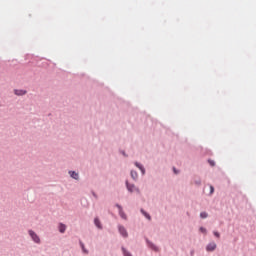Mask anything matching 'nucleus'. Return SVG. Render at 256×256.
<instances>
[{
  "label": "nucleus",
  "mask_w": 256,
  "mask_h": 256,
  "mask_svg": "<svg viewBox=\"0 0 256 256\" xmlns=\"http://www.w3.org/2000/svg\"><path fill=\"white\" fill-rule=\"evenodd\" d=\"M29 235L32 238L34 243H41V239L39 238L37 233H35L33 230H29Z\"/></svg>",
  "instance_id": "1"
},
{
  "label": "nucleus",
  "mask_w": 256,
  "mask_h": 256,
  "mask_svg": "<svg viewBox=\"0 0 256 256\" xmlns=\"http://www.w3.org/2000/svg\"><path fill=\"white\" fill-rule=\"evenodd\" d=\"M126 186L128 191H130V193H133V191H137L138 193H140L139 188H136L135 185L129 184L128 182H126Z\"/></svg>",
  "instance_id": "2"
},
{
  "label": "nucleus",
  "mask_w": 256,
  "mask_h": 256,
  "mask_svg": "<svg viewBox=\"0 0 256 256\" xmlns=\"http://www.w3.org/2000/svg\"><path fill=\"white\" fill-rule=\"evenodd\" d=\"M215 249H217V244H215V242H211L206 247V251H215Z\"/></svg>",
  "instance_id": "3"
},
{
  "label": "nucleus",
  "mask_w": 256,
  "mask_h": 256,
  "mask_svg": "<svg viewBox=\"0 0 256 256\" xmlns=\"http://www.w3.org/2000/svg\"><path fill=\"white\" fill-rule=\"evenodd\" d=\"M116 207L119 209L120 217H122V219H127V215L125 214V212H123V208L121 207V205L117 204Z\"/></svg>",
  "instance_id": "4"
},
{
  "label": "nucleus",
  "mask_w": 256,
  "mask_h": 256,
  "mask_svg": "<svg viewBox=\"0 0 256 256\" xmlns=\"http://www.w3.org/2000/svg\"><path fill=\"white\" fill-rule=\"evenodd\" d=\"M118 229H119V233L122 235V237H127L128 236L127 230L125 229V227L119 226Z\"/></svg>",
  "instance_id": "5"
},
{
  "label": "nucleus",
  "mask_w": 256,
  "mask_h": 256,
  "mask_svg": "<svg viewBox=\"0 0 256 256\" xmlns=\"http://www.w3.org/2000/svg\"><path fill=\"white\" fill-rule=\"evenodd\" d=\"M14 93L18 96H22V95H27V91L26 90H19V89H16L14 90Z\"/></svg>",
  "instance_id": "6"
},
{
  "label": "nucleus",
  "mask_w": 256,
  "mask_h": 256,
  "mask_svg": "<svg viewBox=\"0 0 256 256\" xmlns=\"http://www.w3.org/2000/svg\"><path fill=\"white\" fill-rule=\"evenodd\" d=\"M58 229L61 233H65V231H67V226L63 223H60Z\"/></svg>",
  "instance_id": "7"
},
{
  "label": "nucleus",
  "mask_w": 256,
  "mask_h": 256,
  "mask_svg": "<svg viewBox=\"0 0 256 256\" xmlns=\"http://www.w3.org/2000/svg\"><path fill=\"white\" fill-rule=\"evenodd\" d=\"M69 175H70V177H72V179H79V174H77V172H75V171H70L69 172Z\"/></svg>",
  "instance_id": "8"
},
{
  "label": "nucleus",
  "mask_w": 256,
  "mask_h": 256,
  "mask_svg": "<svg viewBox=\"0 0 256 256\" xmlns=\"http://www.w3.org/2000/svg\"><path fill=\"white\" fill-rule=\"evenodd\" d=\"M94 223L96 227H98V229H103V227L101 226V221H99V218H95Z\"/></svg>",
  "instance_id": "9"
},
{
  "label": "nucleus",
  "mask_w": 256,
  "mask_h": 256,
  "mask_svg": "<svg viewBox=\"0 0 256 256\" xmlns=\"http://www.w3.org/2000/svg\"><path fill=\"white\" fill-rule=\"evenodd\" d=\"M136 167H138V169H140V171L142 172V175H145V168H143V166L139 163H135Z\"/></svg>",
  "instance_id": "10"
},
{
  "label": "nucleus",
  "mask_w": 256,
  "mask_h": 256,
  "mask_svg": "<svg viewBox=\"0 0 256 256\" xmlns=\"http://www.w3.org/2000/svg\"><path fill=\"white\" fill-rule=\"evenodd\" d=\"M141 213L146 217V219L151 221V216L149 214H147V212H145V210H141Z\"/></svg>",
  "instance_id": "11"
},
{
  "label": "nucleus",
  "mask_w": 256,
  "mask_h": 256,
  "mask_svg": "<svg viewBox=\"0 0 256 256\" xmlns=\"http://www.w3.org/2000/svg\"><path fill=\"white\" fill-rule=\"evenodd\" d=\"M200 217H201V219H207V217H208L207 212H201Z\"/></svg>",
  "instance_id": "12"
},
{
  "label": "nucleus",
  "mask_w": 256,
  "mask_h": 256,
  "mask_svg": "<svg viewBox=\"0 0 256 256\" xmlns=\"http://www.w3.org/2000/svg\"><path fill=\"white\" fill-rule=\"evenodd\" d=\"M131 177H132V179H137V177H138L137 172L136 171H131Z\"/></svg>",
  "instance_id": "13"
},
{
  "label": "nucleus",
  "mask_w": 256,
  "mask_h": 256,
  "mask_svg": "<svg viewBox=\"0 0 256 256\" xmlns=\"http://www.w3.org/2000/svg\"><path fill=\"white\" fill-rule=\"evenodd\" d=\"M123 254L124 256H133L131 255V253H129L127 250H125V248H122Z\"/></svg>",
  "instance_id": "14"
},
{
  "label": "nucleus",
  "mask_w": 256,
  "mask_h": 256,
  "mask_svg": "<svg viewBox=\"0 0 256 256\" xmlns=\"http://www.w3.org/2000/svg\"><path fill=\"white\" fill-rule=\"evenodd\" d=\"M200 231L201 233H204V235L207 234V229L203 228V227H200Z\"/></svg>",
  "instance_id": "15"
},
{
  "label": "nucleus",
  "mask_w": 256,
  "mask_h": 256,
  "mask_svg": "<svg viewBox=\"0 0 256 256\" xmlns=\"http://www.w3.org/2000/svg\"><path fill=\"white\" fill-rule=\"evenodd\" d=\"M80 245H81L82 250L84 251V253H87V250L85 249V244L80 242Z\"/></svg>",
  "instance_id": "16"
},
{
  "label": "nucleus",
  "mask_w": 256,
  "mask_h": 256,
  "mask_svg": "<svg viewBox=\"0 0 256 256\" xmlns=\"http://www.w3.org/2000/svg\"><path fill=\"white\" fill-rule=\"evenodd\" d=\"M214 192H215V188L213 186H210V195H213Z\"/></svg>",
  "instance_id": "17"
},
{
  "label": "nucleus",
  "mask_w": 256,
  "mask_h": 256,
  "mask_svg": "<svg viewBox=\"0 0 256 256\" xmlns=\"http://www.w3.org/2000/svg\"><path fill=\"white\" fill-rule=\"evenodd\" d=\"M208 163H209L212 167H215V162H214V161L209 160Z\"/></svg>",
  "instance_id": "18"
},
{
  "label": "nucleus",
  "mask_w": 256,
  "mask_h": 256,
  "mask_svg": "<svg viewBox=\"0 0 256 256\" xmlns=\"http://www.w3.org/2000/svg\"><path fill=\"white\" fill-rule=\"evenodd\" d=\"M214 235H215V237H218V238L221 237V235L217 231H214Z\"/></svg>",
  "instance_id": "19"
},
{
  "label": "nucleus",
  "mask_w": 256,
  "mask_h": 256,
  "mask_svg": "<svg viewBox=\"0 0 256 256\" xmlns=\"http://www.w3.org/2000/svg\"><path fill=\"white\" fill-rule=\"evenodd\" d=\"M152 249H154V251H159V249L157 247H155L154 245H152Z\"/></svg>",
  "instance_id": "20"
},
{
  "label": "nucleus",
  "mask_w": 256,
  "mask_h": 256,
  "mask_svg": "<svg viewBox=\"0 0 256 256\" xmlns=\"http://www.w3.org/2000/svg\"><path fill=\"white\" fill-rule=\"evenodd\" d=\"M174 173H177V170L174 168Z\"/></svg>",
  "instance_id": "21"
}]
</instances>
